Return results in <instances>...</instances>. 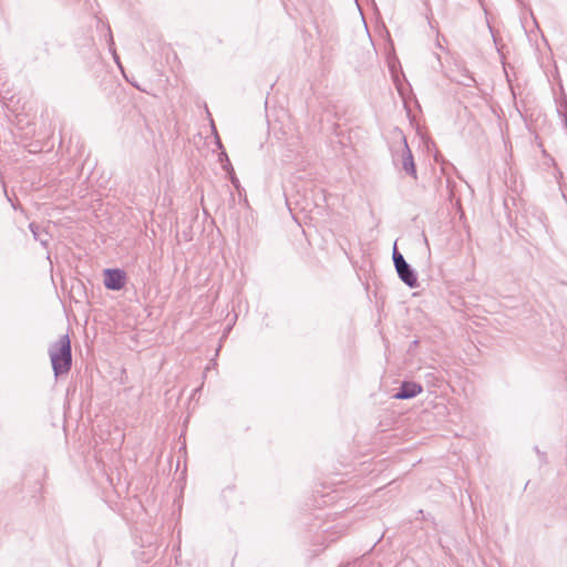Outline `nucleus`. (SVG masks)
Instances as JSON below:
<instances>
[{
	"label": "nucleus",
	"instance_id": "nucleus-8",
	"mask_svg": "<svg viewBox=\"0 0 567 567\" xmlns=\"http://www.w3.org/2000/svg\"><path fill=\"white\" fill-rule=\"evenodd\" d=\"M393 262H394V267L395 269L404 264H406V260L404 259L403 255L400 254L398 250H396V246L394 245V249H393Z\"/></svg>",
	"mask_w": 567,
	"mask_h": 567
},
{
	"label": "nucleus",
	"instance_id": "nucleus-2",
	"mask_svg": "<svg viewBox=\"0 0 567 567\" xmlns=\"http://www.w3.org/2000/svg\"><path fill=\"white\" fill-rule=\"evenodd\" d=\"M393 162H401L402 169L412 176L414 179L417 178L416 168L413 159V155L408 146L406 140L403 138L401 150L393 155Z\"/></svg>",
	"mask_w": 567,
	"mask_h": 567
},
{
	"label": "nucleus",
	"instance_id": "nucleus-3",
	"mask_svg": "<svg viewBox=\"0 0 567 567\" xmlns=\"http://www.w3.org/2000/svg\"><path fill=\"white\" fill-rule=\"evenodd\" d=\"M104 286L110 290H121L126 282V274L121 269H105Z\"/></svg>",
	"mask_w": 567,
	"mask_h": 567
},
{
	"label": "nucleus",
	"instance_id": "nucleus-5",
	"mask_svg": "<svg viewBox=\"0 0 567 567\" xmlns=\"http://www.w3.org/2000/svg\"><path fill=\"white\" fill-rule=\"evenodd\" d=\"M399 278L410 288L419 287L417 276L410 264H404L396 269Z\"/></svg>",
	"mask_w": 567,
	"mask_h": 567
},
{
	"label": "nucleus",
	"instance_id": "nucleus-9",
	"mask_svg": "<svg viewBox=\"0 0 567 567\" xmlns=\"http://www.w3.org/2000/svg\"><path fill=\"white\" fill-rule=\"evenodd\" d=\"M224 159L226 161V164L223 165V168L226 169V171H228V168H230L231 169V174H234L231 165H230L229 159L227 157V154L225 152H223L221 155H220V162H223Z\"/></svg>",
	"mask_w": 567,
	"mask_h": 567
},
{
	"label": "nucleus",
	"instance_id": "nucleus-1",
	"mask_svg": "<svg viewBox=\"0 0 567 567\" xmlns=\"http://www.w3.org/2000/svg\"><path fill=\"white\" fill-rule=\"evenodd\" d=\"M54 375L66 374L72 367V348L69 334H63L49 348Z\"/></svg>",
	"mask_w": 567,
	"mask_h": 567
},
{
	"label": "nucleus",
	"instance_id": "nucleus-6",
	"mask_svg": "<svg viewBox=\"0 0 567 567\" xmlns=\"http://www.w3.org/2000/svg\"><path fill=\"white\" fill-rule=\"evenodd\" d=\"M455 66L457 68V73L452 75V80L464 86H472L475 80L468 70L461 64H455Z\"/></svg>",
	"mask_w": 567,
	"mask_h": 567
},
{
	"label": "nucleus",
	"instance_id": "nucleus-4",
	"mask_svg": "<svg viewBox=\"0 0 567 567\" xmlns=\"http://www.w3.org/2000/svg\"><path fill=\"white\" fill-rule=\"evenodd\" d=\"M422 392V385L415 382H403L393 395L398 400H408L416 396Z\"/></svg>",
	"mask_w": 567,
	"mask_h": 567
},
{
	"label": "nucleus",
	"instance_id": "nucleus-10",
	"mask_svg": "<svg viewBox=\"0 0 567 567\" xmlns=\"http://www.w3.org/2000/svg\"><path fill=\"white\" fill-rule=\"evenodd\" d=\"M231 183H233L235 186H237L238 181H237V178H236L234 175H231Z\"/></svg>",
	"mask_w": 567,
	"mask_h": 567
},
{
	"label": "nucleus",
	"instance_id": "nucleus-7",
	"mask_svg": "<svg viewBox=\"0 0 567 567\" xmlns=\"http://www.w3.org/2000/svg\"><path fill=\"white\" fill-rule=\"evenodd\" d=\"M29 228L33 235V238L41 243V245L47 246L49 241V235L47 231L41 230L40 227L35 223H31Z\"/></svg>",
	"mask_w": 567,
	"mask_h": 567
}]
</instances>
